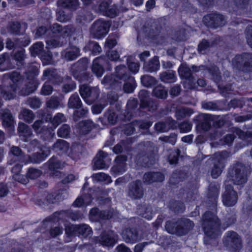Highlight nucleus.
I'll return each mask as SVG.
<instances>
[{"instance_id": "2", "label": "nucleus", "mask_w": 252, "mask_h": 252, "mask_svg": "<svg viewBox=\"0 0 252 252\" xmlns=\"http://www.w3.org/2000/svg\"><path fill=\"white\" fill-rule=\"evenodd\" d=\"M194 226L193 222L189 219L182 218L177 220H172L167 221L165 228L169 233L182 236L187 234Z\"/></svg>"}, {"instance_id": "46", "label": "nucleus", "mask_w": 252, "mask_h": 252, "mask_svg": "<svg viewBox=\"0 0 252 252\" xmlns=\"http://www.w3.org/2000/svg\"><path fill=\"white\" fill-rule=\"evenodd\" d=\"M77 235L82 238H86L92 233L91 228L87 224L77 225Z\"/></svg>"}, {"instance_id": "60", "label": "nucleus", "mask_w": 252, "mask_h": 252, "mask_svg": "<svg viewBox=\"0 0 252 252\" xmlns=\"http://www.w3.org/2000/svg\"><path fill=\"white\" fill-rule=\"evenodd\" d=\"M142 84L146 87H151L157 83L156 79L149 75H144L141 77Z\"/></svg>"}, {"instance_id": "51", "label": "nucleus", "mask_w": 252, "mask_h": 252, "mask_svg": "<svg viewBox=\"0 0 252 252\" xmlns=\"http://www.w3.org/2000/svg\"><path fill=\"white\" fill-rule=\"evenodd\" d=\"M193 113L191 109L187 107H181L178 109L175 113L178 120H182L186 117H189Z\"/></svg>"}, {"instance_id": "31", "label": "nucleus", "mask_w": 252, "mask_h": 252, "mask_svg": "<svg viewBox=\"0 0 252 252\" xmlns=\"http://www.w3.org/2000/svg\"><path fill=\"white\" fill-rule=\"evenodd\" d=\"M109 21L98 19L95 21L91 27V32H109Z\"/></svg>"}, {"instance_id": "55", "label": "nucleus", "mask_w": 252, "mask_h": 252, "mask_svg": "<svg viewBox=\"0 0 252 252\" xmlns=\"http://www.w3.org/2000/svg\"><path fill=\"white\" fill-rule=\"evenodd\" d=\"M31 43V39L27 34L22 35V36L15 38L16 46L23 48L27 46Z\"/></svg>"}, {"instance_id": "22", "label": "nucleus", "mask_w": 252, "mask_h": 252, "mask_svg": "<svg viewBox=\"0 0 252 252\" xmlns=\"http://www.w3.org/2000/svg\"><path fill=\"white\" fill-rule=\"evenodd\" d=\"M9 159L7 163L11 165L17 161H19L24 157V153L22 150L17 146H13L9 152Z\"/></svg>"}, {"instance_id": "36", "label": "nucleus", "mask_w": 252, "mask_h": 252, "mask_svg": "<svg viewBox=\"0 0 252 252\" xmlns=\"http://www.w3.org/2000/svg\"><path fill=\"white\" fill-rule=\"evenodd\" d=\"M160 63L158 57L154 56L148 63H144V69L147 72H156L159 69Z\"/></svg>"}, {"instance_id": "26", "label": "nucleus", "mask_w": 252, "mask_h": 252, "mask_svg": "<svg viewBox=\"0 0 252 252\" xmlns=\"http://www.w3.org/2000/svg\"><path fill=\"white\" fill-rule=\"evenodd\" d=\"M164 179V176L160 172H148L146 173L143 176L144 183L150 184L154 182H162Z\"/></svg>"}, {"instance_id": "45", "label": "nucleus", "mask_w": 252, "mask_h": 252, "mask_svg": "<svg viewBox=\"0 0 252 252\" xmlns=\"http://www.w3.org/2000/svg\"><path fill=\"white\" fill-rule=\"evenodd\" d=\"M178 72L181 78L192 81L193 77L190 68L186 65L182 64L178 68Z\"/></svg>"}, {"instance_id": "30", "label": "nucleus", "mask_w": 252, "mask_h": 252, "mask_svg": "<svg viewBox=\"0 0 252 252\" xmlns=\"http://www.w3.org/2000/svg\"><path fill=\"white\" fill-rule=\"evenodd\" d=\"M0 118L2 120V125L4 127H10L13 125L14 119L8 109H0Z\"/></svg>"}, {"instance_id": "16", "label": "nucleus", "mask_w": 252, "mask_h": 252, "mask_svg": "<svg viewBox=\"0 0 252 252\" xmlns=\"http://www.w3.org/2000/svg\"><path fill=\"white\" fill-rule=\"evenodd\" d=\"M124 241L127 244H134L141 240L142 237L134 228H126L122 234Z\"/></svg>"}, {"instance_id": "48", "label": "nucleus", "mask_w": 252, "mask_h": 252, "mask_svg": "<svg viewBox=\"0 0 252 252\" xmlns=\"http://www.w3.org/2000/svg\"><path fill=\"white\" fill-rule=\"evenodd\" d=\"M82 105L81 100L76 93L74 94L69 97L68 102V107L70 108L78 109Z\"/></svg>"}, {"instance_id": "33", "label": "nucleus", "mask_w": 252, "mask_h": 252, "mask_svg": "<svg viewBox=\"0 0 252 252\" xmlns=\"http://www.w3.org/2000/svg\"><path fill=\"white\" fill-rule=\"evenodd\" d=\"M17 89V85L13 83L9 86L3 87L1 94L5 99L10 100L14 98L16 95V92Z\"/></svg>"}, {"instance_id": "61", "label": "nucleus", "mask_w": 252, "mask_h": 252, "mask_svg": "<svg viewBox=\"0 0 252 252\" xmlns=\"http://www.w3.org/2000/svg\"><path fill=\"white\" fill-rule=\"evenodd\" d=\"M211 78L216 83H219L221 80L220 73L219 68L215 66H211L207 69Z\"/></svg>"}, {"instance_id": "10", "label": "nucleus", "mask_w": 252, "mask_h": 252, "mask_svg": "<svg viewBox=\"0 0 252 252\" xmlns=\"http://www.w3.org/2000/svg\"><path fill=\"white\" fill-rule=\"evenodd\" d=\"M79 93L84 101L87 103L91 104L98 99L100 91L97 87H91L86 85H82L80 86Z\"/></svg>"}, {"instance_id": "39", "label": "nucleus", "mask_w": 252, "mask_h": 252, "mask_svg": "<svg viewBox=\"0 0 252 252\" xmlns=\"http://www.w3.org/2000/svg\"><path fill=\"white\" fill-rule=\"evenodd\" d=\"M28 27L27 23L23 22L21 23L18 21L9 22L7 28L9 32H25Z\"/></svg>"}, {"instance_id": "27", "label": "nucleus", "mask_w": 252, "mask_h": 252, "mask_svg": "<svg viewBox=\"0 0 252 252\" xmlns=\"http://www.w3.org/2000/svg\"><path fill=\"white\" fill-rule=\"evenodd\" d=\"M17 131L19 137L24 142L28 141V139L32 135L31 128L23 123H19Z\"/></svg>"}, {"instance_id": "29", "label": "nucleus", "mask_w": 252, "mask_h": 252, "mask_svg": "<svg viewBox=\"0 0 252 252\" xmlns=\"http://www.w3.org/2000/svg\"><path fill=\"white\" fill-rule=\"evenodd\" d=\"M117 116L113 111L108 110L104 114L103 117L99 118L103 125H114L117 121Z\"/></svg>"}, {"instance_id": "42", "label": "nucleus", "mask_w": 252, "mask_h": 252, "mask_svg": "<svg viewBox=\"0 0 252 252\" xmlns=\"http://www.w3.org/2000/svg\"><path fill=\"white\" fill-rule=\"evenodd\" d=\"M115 71L116 77L120 80L126 81V78L130 76L126 67L124 65L116 66Z\"/></svg>"}, {"instance_id": "59", "label": "nucleus", "mask_w": 252, "mask_h": 252, "mask_svg": "<svg viewBox=\"0 0 252 252\" xmlns=\"http://www.w3.org/2000/svg\"><path fill=\"white\" fill-rule=\"evenodd\" d=\"M24 120L28 123H31L35 118V115L33 112L28 109H23L20 113Z\"/></svg>"}, {"instance_id": "40", "label": "nucleus", "mask_w": 252, "mask_h": 252, "mask_svg": "<svg viewBox=\"0 0 252 252\" xmlns=\"http://www.w3.org/2000/svg\"><path fill=\"white\" fill-rule=\"evenodd\" d=\"M80 132L86 134L90 132L94 127V124L90 120L82 121L78 124Z\"/></svg>"}, {"instance_id": "52", "label": "nucleus", "mask_w": 252, "mask_h": 252, "mask_svg": "<svg viewBox=\"0 0 252 252\" xmlns=\"http://www.w3.org/2000/svg\"><path fill=\"white\" fill-rule=\"evenodd\" d=\"M42 174V171L33 167H30L28 169L26 172V176L29 180H34L39 178Z\"/></svg>"}, {"instance_id": "32", "label": "nucleus", "mask_w": 252, "mask_h": 252, "mask_svg": "<svg viewBox=\"0 0 252 252\" xmlns=\"http://www.w3.org/2000/svg\"><path fill=\"white\" fill-rule=\"evenodd\" d=\"M29 80L30 81L20 91V95L23 96L28 95L36 90L38 86L37 81L33 79Z\"/></svg>"}, {"instance_id": "21", "label": "nucleus", "mask_w": 252, "mask_h": 252, "mask_svg": "<svg viewBox=\"0 0 252 252\" xmlns=\"http://www.w3.org/2000/svg\"><path fill=\"white\" fill-rule=\"evenodd\" d=\"M51 153L49 149H42L40 152H36L29 156V161L33 164H39L44 161Z\"/></svg>"}, {"instance_id": "3", "label": "nucleus", "mask_w": 252, "mask_h": 252, "mask_svg": "<svg viewBox=\"0 0 252 252\" xmlns=\"http://www.w3.org/2000/svg\"><path fill=\"white\" fill-rule=\"evenodd\" d=\"M57 5V20L60 22H66L71 19L72 13L78 8L80 2L78 0H58Z\"/></svg>"}, {"instance_id": "20", "label": "nucleus", "mask_w": 252, "mask_h": 252, "mask_svg": "<svg viewBox=\"0 0 252 252\" xmlns=\"http://www.w3.org/2000/svg\"><path fill=\"white\" fill-rule=\"evenodd\" d=\"M75 32V29L73 25H69L64 27L63 29L61 25L55 23L50 25L48 28L46 26H42L37 28L36 32Z\"/></svg>"}, {"instance_id": "17", "label": "nucleus", "mask_w": 252, "mask_h": 252, "mask_svg": "<svg viewBox=\"0 0 252 252\" xmlns=\"http://www.w3.org/2000/svg\"><path fill=\"white\" fill-rule=\"evenodd\" d=\"M219 37L215 35L213 39L208 41L205 39H202L198 44L197 47L198 52L202 55L206 54L209 51L210 48L215 46L220 42Z\"/></svg>"}, {"instance_id": "47", "label": "nucleus", "mask_w": 252, "mask_h": 252, "mask_svg": "<svg viewBox=\"0 0 252 252\" xmlns=\"http://www.w3.org/2000/svg\"><path fill=\"white\" fill-rule=\"evenodd\" d=\"M56 214H58V213ZM58 214L60 216V218L61 216H64L75 221L81 219L83 216L82 214L79 211L73 212L72 211H63L58 213Z\"/></svg>"}, {"instance_id": "13", "label": "nucleus", "mask_w": 252, "mask_h": 252, "mask_svg": "<svg viewBox=\"0 0 252 252\" xmlns=\"http://www.w3.org/2000/svg\"><path fill=\"white\" fill-rule=\"evenodd\" d=\"M137 39L141 43L153 42L159 44L163 42V39L159 36V32H139Z\"/></svg>"}, {"instance_id": "23", "label": "nucleus", "mask_w": 252, "mask_h": 252, "mask_svg": "<svg viewBox=\"0 0 252 252\" xmlns=\"http://www.w3.org/2000/svg\"><path fill=\"white\" fill-rule=\"evenodd\" d=\"M219 194V189L218 186L216 184H210L209 186L207 195L208 201L211 203L212 207L214 208L217 206Z\"/></svg>"}, {"instance_id": "63", "label": "nucleus", "mask_w": 252, "mask_h": 252, "mask_svg": "<svg viewBox=\"0 0 252 252\" xmlns=\"http://www.w3.org/2000/svg\"><path fill=\"white\" fill-rule=\"evenodd\" d=\"M70 126L67 124L63 125L57 130V135L60 137L66 138L70 133Z\"/></svg>"}, {"instance_id": "41", "label": "nucleus", "mask_w": 252, "mask_h": 252, "mask_svg": "<svg viewBox=\"0 0 252 252\" xmlns=\"http://www.w3.org/2000/svg\"><path fill=\"white\" fill-rule=\"evenodd\" d=\"M137 213L139 215L147 220H151L153 218V213L152 207L150 205H144L138 206Z\"/></svg>"}, {"instance_id": "53", "label": "nucleus", "mask_w": 252, "mask_h": 252, "mask_svg": "<svg viewBox=\"0 0 252 252\" xmlns=\"http://www.w3.org/2000/svg\"><path fill=\"white\" fill-rule=\"evenodd\" d=\"M214 120V116L205 114L203 115V121L201 123L202 128L204 130H208L212 125V122Z\"/></svg>"}, {"instance_id": "34", "label": "nucleus", "mask_w": 252, "mask_h": 252, "mask_svg": "<svg viewBox=\"0 0 252 252\" xmlns=\"http://www.w3.org/2000/svg\"><path fill=\"white\" fill-rule=\"evenodd\" d=\"M138 105L136 99H130L126 104L127 111L125 113V119L126 120H130L134 115L135 110Z\"/></svg>"}, {"instance_id": "54", "label": "nucleus", "mask_w": 252, "mask_h": 252, "mask_svg": "<svg viewBox=\"0 0 252 252\" xmlns=\"http://www.w3.org/2000/svg\"><path fill=\"white\" fill-rule=\"evenodd\" d=\"M44 44L41 42H37L30 48V51L32 56L41 54L43 51Z\"/></svg>"}, {"instance_id": "57", "label": "nucleus", "mask_w": 252, "mask_h": 252, "mask_svg": "<svg viewBox=\"0 0 252 252\" xmlns=\"http://www.w3.org/2000/svg\"><path fill=\"white\" fill-rule=\"evenodd\" d=\"M119 35L116 32H112L110 34L106 39L105 44L109 49L113 48L117 43V39Z\"/></svg>"}, {"instance_id": "6", "label": "nucleus", "mask_w": 252, "mask_h": 252, "mask_svg": "<svg viewBox=\"0 0 252 252\" xmlns=\"http://www.w3.org/2000/svg\"><path fill=\"white\" fill-rule=\"evenodd\" d=\"M223 243L225 247L233 252H239L243 247L241 236L237 232L232 230L225 233Z\"/></svg>"}, {"instance_id": "11", "label": "nucleus", "mask_w": 252, "mask_h": 252, "mask_svg": "<svg viewBox=\"0 0 252 252\" xmlns=\"http://www.w3.org/2000/svg\"><path fill=\"white\" fill-rule=\"evenodd\" d=\"M127 188V196L131 199L138 200L143 197L144 189L140 180H137L130 183Z\"/></svg>"}, {"instance_id": "64", "label": "nucleus", "mask_w": 252, "mask_h": 252, "mask_svg": "<svg viewBox=\"0 0 252 252\" xmlns=\"http://www.w3.org/2000/svg\"><path fill=\"white\" fill-rule=\"evenodd\" d=\"M61 37L54 36L51 39H47L45 41L48 47L52 48L62 46L63 41H61Z\"/></svg>"}, {"instance_id": "8", "label": "nucleus", "mask_w": 252, "mask_h": 252, "mask_svg": "<svg viewBox=\"0 0 252 252\" xmlns=\"http://www.w3.org/2000/svg\"><path fill=\"white\" fill-rule=\"evenodd\" d=\"M203 22L208 28L215 29L224 26L226 21L223 15L218 12H213L204 15Z\"/></svg>"}, {"instance_id": "28", "label": "nucleus", "mask_w": 252, "mask_h": 252, "mask_svg": "<svg viewBox=\"0 0 252 252\" xmlns=\"http://www.w3.org/2000/svg\"><path fill=\"white\" fill-rule=\"evenodd\" d=\"M80 52L79 48L73 46L70 49L63 51L61 53V56L63 59L67 61H71L75 60L81 55Z\"/></svg>"}, {"instance_id": "24", "label": "nucleus", "mask_w": 252, "mask_h": 252, "mask_svg": "<svg viewBox=\"0 0 252 252\" xmlns=\"http://www.w3.org/2000/svg\"><path fill=\"white\" fill-rule=\"evenodd\" d=\"M42 80H47L53 84H57L61 81V78L58 74L57 69L48 68L44 71Z\"/></svg>"}, {"instance_id": "19", "label": "nucleus", "mask_w": 252, "mask_h": 252, "mask_svg": "<svg viewBox=\"0 0 252 252\" xmlns=\"http://www.w3.org/2000/svg\"><path fill=\"white\" fill-rule=\"evenodd\" d=\"M88 64V60L86 58H82L74 63L71 67V71L73 76L78 78L82 71L87 69Z\"/></svg>"}, {"instance_id": "50", "label": "nucleus", "mask_w": 252, "mask_h": 252, "mask_svg": "<svg viewBox=\"0 0 252 252\" xmlns=\"http://www.w3.org/2000/svg\"><path fill=\"white\" fill-rule=\"evenodd\" d=\"M26 58L25 49H22L16 52L14 55V59L16 62V64L21 67L25 64V59Z\"/></svg>"}, {"instance_id": "44", "label": "nucleus", "mask_w": 252, "mask_h": 252, "mask_svg": "<svg viewBox=\"0 0 252 252\" xmlns=\"http://www.w3.org/2000/svg\"><path fill=\"white\" fill-rule=\"evenodd\" d=\"M125 83L123 86V90L126 93H131L136 88V84L135 79L132 76H129L126 81H124Z\"/></svg>"}, {"instance_id": "5", "label": "nucleus", "mask_w": 252, "mask_h": 252, "mask_svg": "<svg viewBox=\"0 0 252 252\" xmlns=\"http://www.w3.org/2000/svg\"><path fill=\"white\" fill-rule=\"evenodd\" d=\"M232 64L239 71L244 72L252 71V53H244L236 55L232 60Z\"/></svg>"}, {"instance_id": "56", "label": "nucleus", "mask_w": 252, "mask_h": 252, "mask_svg": "<svg viewBox=\"0 0 252 252\" xmlns=\"http://www.w3.org/2000/svg\"><path fill=\"white\" fill-rule=\"evenodd\" d=\"M236 221V215L234 212H231L228 213L224 219L223 226L224 229L227 228L231 225L234 224Z\"/></svg>"}, {"instance_id": "4", "label": "nucleus", "mask_w": 252, "mask_h": 252, "mask_svg": "<svg viewBox=\"0 0 252 252\" xmlns=\"http://www.w3.org/2000/svg\"><path fill=\"white\" fill-rule=\"evenodd\" d=\"M251 172L250 167L238 162L229 170V179L235 185H242L246 183L248 175Z\"/></svg>"}, {"instance_id": "38", "label": "nucleus", "mask_w": 252, "mask_h": 252, "mask_svg": "<svg viewBox=\"0 0 252 252\" xmlns=\"http://www.w3.org/2000/svg\"><path fill=\"white\" fill-rule=\"evenodd\" d=\"M159 77L160 80L165 83H172L176 81V72L172 70L161 72Z\"/></svg>"}, {"instance_id": "43", "label": "nucleus", "mask_w": 252, "mask_h": 252, "mask_svg": "<svg viewBox=\"0 0 252 252\" xmlns=\"http://www.w3.org/2000/svg\"><path fill=\"white\" fill-rule=\"evenodd\" d=\"M153 95L160 99H165L168 95V91L165 87L161 85L155 87L153 90Z\"/></svg>"}, {"instance_id": "12", "label": "nucleus", "mask_w": 252, "mask_h": 252, "mask_svg": "<svg viewBox=\"0 0 252 252\" xmlns=\"http://www.w3.org/2000/svg\"><path fill=\"white\" fill-rule=\"evenodd\" d=\"M238 195L232 186L227 185L225 186V190L222 194V201L225 206L232 207L237 202Z\"/></svg>"}, {"instance_id": "25", "label": "nucleus", "mask_w": 252, "mask_h": 252, "mask_svg": "<svg viewBox=\"0 0 252 252\" xmlns=\"http://www.w3.org/2000/svg\"><path fill=\"white\" fill-rule=\"evenodd\" d=\"M90 217L94 220L99 221L101 220L109 219L111 215L108 211H100L97 208H94L90 211Z\"/></svg>"}, {"instance_id": "58", "label": "nucleus", "mask_w": 252, "mask_h": 252, "mask_svg": "<svg viewBox=\"0 0 252 252\" xmlns=\"http://www.w3.org/2000/svg\"><path fill=\"white\" fill-rule=\"evenodd\" d=\"M165 20L161 19L154 21L151 23V28L149 32H161L165 27Z\"/></svg>"}, {"instance_id": "7", "label": "nucleus", "mask_w": 252, "mask_h": 252, "mask_svg": "<svg viewBox=\"0 0 252 252\" xmlns=\"http://www.w3.org/2000/svg\"><path fill=\"white\" fill-rule=\"evenodd\" d=\"M119 238V235L114 231L104 230L99 236L94 237V241L103 247L112 248L118 243Z\"/></svg>"}, {"instance_id": "49", "label": "nucleus", "mask_w": 252, "mask_h": 252, "mask_svg": "<svg viewBox=\"0 0 252 252\" xmlns=\"http://www.w3.org/2000/svg\"><path fill=\"white\" fill-rule=\"evenodd\" d=\"M65 83L62 86V92L66 94L74 90L76 88L75 83L71 80V77L66 76L64 78Z\"/></svg>"}, {"instance_id": "37", "label": "nucleus", "mask_w": 252, "mask_h": 252, "mask_svg": "<svg viewBox=\"0 0 252 252\" xmlns=\"http://www.w3.org/2000/svg\"><path fill=\"white\" fill-rule=\"evenodd\" d=\"M69 145L64 140L58 139L52 146V149L59 154L66 153L69 149Z\"/></svg>"}, {"instance_id": "9", "label": "nucleus", "mask_w": 252, "mask_h": 252, "mask_svg": "<svg viewBox=\"0 0 252 252\" xmlns=\"http://www.w3.org/2000/svg\"><path fill=\"white\" fill-rule=\"evenodd\" d=\"M228 156V153L222 151L219 153H216L213 158V166L211 170V176L214 178H217L221 174L224 167L225 158Z\"/></svg>"}, {"instance_id": "1", "label": "nucleus", "mask_w": 252, "mask_h": 252, "mask_svg": "<svg viewBox=\"0 0 252 252\" xmlns=\"http://www.w3.org/2000/svg\"><path fill=\"white\" fill-rule=\"evenodd\" d=\"M220 222L213 213L207 211L203 216L202 226L205 233L204 241L205 245L211 244V241L221 234Z\"/></svg>"}, {"instance_id": "18", "label": "nucleus", "mask_w": 252, "mask_h": 252, "mask_svg": "<svg viewBox=\"0 0 252 252\" xmlns=\"http://www.w3.org/2000/svg\"><path fill=\"white\" fill-rule=\"evenodd\" d=\"M107 63L105 57L100 56L96 58L93 62L92 66V72L97 77H100L104 72L103 66Z\"/></svg>"}, {"instance_id": "62", "label": "nucleus", "mask_w": 252, "mask_h": 252, "mask_svg": "<svg viewBox=\"0 0 252 252\" xmlns=\"http://www.w3.org/2000/svg\"><path fill=\"white\" fill-rule=\"evenodd\" d=\"M92 177L98 182H105L107 184L110 183L112 182L111 177L102 172L94 174Z\"/></svg>"}, {"instance_id": "14", "label": "nucleus", "mask_w": 252, "mask_h": 252, "mask_svg": "<svg viewBox=\"0 0 252 252\" xmlns=\"http://www.w3.org/2000/svg\"><path fill=\"white\" fill-rule=\"evenodd\" d=\"M93 161L95 169L108 168L111 163V159L107 153L101 151L97 154Z\"/></svg>"}, {"instance_id": "15", "label": "nucleus", "mask_w": 252, "mask_h": 252, "mask_svg": "<svg viewBox=\"0 0 252 252\" xmlns=\"http://www.w3.org/2000/svg\"><path fill=\"white\" fill-rule=\"evenodd\" d=\"M127 157L125 155L118 156L115 158V164L111 168L112 174L115 176L123 174L126 171Z\"/></svg>"}, {"instance_id": "35", "label": "nucleus", "mask_w": 252, "mask_h": 252, "mask_svg": "<svg viewBox=\"0 0 252 252\" xmlns=\"http://www.w3.org/2000/svg\"><path fill=\"white\" fill-rule=\"evenodd\" d=\"M45 167H47L50 171H55L57 169L62 168L64 166V162L57 159L53 156L49 160L43 164Z\"/></svg>"}]
</instances>
